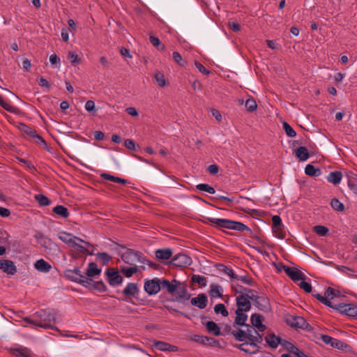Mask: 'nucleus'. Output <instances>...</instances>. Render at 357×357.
I'll return each mask as SVG.
<instances>
[{
  "label": "nucleus",
  "instance_id": "nucleus-1",
  "mask_svg": "<svg viewBox=\"0 0 357 357\" xmlns=\"http://www.w3.org/2000/svg\"><path fill=\"white\" fill-rule=\"evenodd\" d=\"M56 321V312L53 310H43L38 312L35 314V319H32L29 317H25L22 319V326H27V324H31L33 326H38L43 328L54 329L52 323ZM55 329H56L55 328Z\"/></svg>",
  "mask_w": 357,
  "mask_h": 357
},
{
  "label": "nucleus",
  "instance_id": "nucleus-2",
  "mask_svg": "<svg viewBox=\"0 0 357 357\" xmlns=\"http://www.w3.org/2000/svg\"><path fill=\"white\" fill-rule=\"evenodd\" d=\"M207 222L220 228L234 229L240 231H250L249 227L245 225L227 219L208 218Z\"/></svg>",
  "mask_w": 357,
  "mask_h": 357
},
{
  "label": "nucleus",
  "instance_id": "nucleus-3",
  "mask_svg": "<svg viewBox=\"0 0 357 357\" xmlns=\"http://www.w3.org/2000/svg\"><path fill=\"white\" fill-rule=\"evenodd\" d=\"M245 328L248 340L250 341V345L257 348V345L256 343H261L262 342V335L253 326L249 324L246 325Z\"/></svg>",
  "mask_w": 357,
  "mask_h": 357
},
{
  "label": "nucleus",
  "instance_id": "nucleus-4",
  "mask_svg": "<svg viewBox=\"0 0 357 357\" xmlns=\"http://www.w3.org/2000/svg\"><path fill=\"white\" fill-rule=\"evenodd\" d=\"M342 314L350 317H357V305L354 304L340 303L334 305L332 307Z\"/></svg>",
  "mask_w": 357,
  "mask_h": 357
},
{
  "label": "nucleus",
  "instance_id": "nucleus-5",
  "mask_svg": "<svg viewBox=\"0 0 357 357\" xmlns=\"http://www.w3.org/2000/svg\"><path fill=\"white\" fill-rule=\"evenodd\" d=\"M105 273L107 277L108 282L111 286H116L123 282V279L120 275L116 268H109Z\"/></svg>",
  "mask_w": 357,
  "mask_h": 357
},
{
  "label": "nucleus",
  "instance_id": "nucleus-6",
  "mask_svg": "<svg viewBox=\"0 0 357 357\" xmlns=\"http://www.w3.org/2000/svg\"><path fill=\"white\" fill-rule=\"evenodd\" d=\"M161 281L159 278L147 280L144 283V290L149 295L156 294L161 289Z\"/></svg>",
  "mask_w": 357,
  "mask_h": 357
},
{
  "label": "nucleus",
  "instance_id": "nucleus-7",
  "mask_svg": "<svg viewBox=\"0 0 357 357\" xmlns=\"http://www.w3.org/2000/svg\"><path fill=\"white\" fill-rule=\"evenodd\" d=\"M190 257L185 254H178L170 261V264L176 267H184L191 264Z\"/></svg>",
  "mask_w": 357,
  "mask_h": 357
},
{
  "label": "nucleus",
  "instance_id": "nucleus-8",
  "mask_svg": "<svg viewBox=\"0 0 357 357\" xmlns=\"http://www.w3.org/2000/svg\"><path fill=\"white\" fill-rule=\"evenodd\" d=\"M287 323L293 328H307L308 324L302 317L291 316L287 319Z\"/></svg>",
  "mask_w": 357,
  "mask_h": 357
},
{
  "label": "nucleus",
  "instance_id": "nucleus-9",
  "mask_svg": "<svg viewBox=\"0 0 357 357\" xmlns=\"http://www.w3.org/2000/svg\"><path fill=\"white\" fill-rule=\"evenodd\" d=\"M281 266L285 273L294 282L305 279V275L301 271L284 265Z\"/></svg>",
  "mask_w": 357,
  "mask_h": 357
},
{
  "label": "nucleus",
  "instance_id": "nucleus-10",
  "mask_svg": "<svg viewBox=\"0 0 357 357\" xmlns=\"http://www.w3.org/2000/svg\"><path fill=\"white\" fill-rule=\"evenodd\" d=\"M58 238L65 243L66 244L70 245L71 243H73V241H78L81 243H84L86 245H90V243L87 241H84V240L81 239L80 238H78L72 234L68 233L66 231H62L60 232L58 234Z\"/></svg>",
  "mask_w": 357,
  "mask_h": 357
},
{
  "label": "nucleus",
  "instance_id": "nucleus-11",
  "mask_svg": "<svg viewBox=\"0 0 357 357\" xmlns=\"http://www.w3.org/2000/svg\"><path fill=\"white\" fill-rule=\"evenodd\" d=\"M236 310L239 312H248L251 309V303L247 296L241 294L236 296Z\"/></svg>",
  "mask_w": 357,
  "mask_h": 357
},
{
  "label": "nucleus",
  "instance_id": "nucleus-12",
  "mask_svg": "<svg viewBox=\"0 0 357 357\" xmlns=\"http://www.w3.org/2000/svg\"><path fill=\"white\" fill-rule=\"evenodd\" d=\"M19 129L24 133L37 139V143L46 145L45 139L36 133V130L24 123H20Z\"/></svg>",
  "mask_w": 357,
  "mask_h": 357
},
{
  "label": "nucleus",
  "instance_id": "nucleus-13",
  "mask_svg": "<svg viewBox=\"0 0 357 357\" xmlns=\"http://www.w3.org/2000/svg\"><path fill=\"white\" fill-rule=\"evenodd\" d=\"M321 340L326 344L331 346L333 348L343 349L347 347V344L340 340L333 338L327 335H321Z\"/></svg>",
  "mask_w": 357,
  "mask_h": 357
},
{
  "label": "nucleus",
  "instance_id": "nucleus-14",
  "mask_svg": "<svg viewBox=\"0 0 357 357\" xmlns=\"http://www.w3.org/2000/svg\"><path fill=\"white\" fill-rule=\"evenodd\" d=\"M180 282L173 280L172 282H169L167 280L162 279L161 281V289L165 290L170 294H174L179 287Z\"/></svg>",
  "mask_w": 357,
  "mask_h": 357
},
{
  "label": "nucleus",
  "instance_id": "nucleus-15",
  "mask_svg": "<svg viewBox=\"0 0 357 357\" xmlns=\"http://www.w3.org/2000/svg\"><path fill=\"white\" fill-rule=\"evenodd\" d=\"M0 269L9 275H14L17 272V268L13 261L7 259L0 260Z\"/></svg>",
  "mask_w": 357,
  "mask_h": 357
},
{
  "label": "nucleus",
  "instance_id": "nucleus-16",
  "mask_svg": "<svg viewBox=\"0 0 357 357\" xmlns=\"http://www.w3.org/2000/svg\"><path fill=\"white\" fill-rule=\"evenodd\" d=\"M190 303L199 309H204L207 305L208 298L204 294H199L197 297L191 298Z\"/></svg>",
  "mask_w": 357,
  "mask_h": 357
},
{
  "label": "nucleus",
  "instance_id": "nucleus-17",
  "mask_svg": "<svg viewBox=\"0 0 357 357\" xmlns=\"http://www.w3.org/2000/svg\"><path fill=\"white\" fill-rule=\"evenodd\" d=\"M192 340L204 345L216 346L218 344V342L214 338L206 336L196 335L193 336Z\"/></svg>",
  "mask_w": 357,
  "mask_h": 357
},
{
  "label": "nucleus",
  "instance_id": "nucleus-18",
  "mask_svg": "<svg viewBox=\"0 0 357 357\" xmlns=\"http://www.w3.org/2000/svg\"><path fill=\"white\" fill-rule=\"evenodd\" d=\"M254 303L255 306L260 310L267 312L270 310L269 300L265 296L255 298Z\"/></svg>",
  "mask_w": 357,
  "mask_h": 357
},
{
  "label": "nucleus",
  "instance_id": "nucleus-19",
  "mask_svg": "<svg viewBox=\"0 0 357 357\" xmlns=\"http://www.w3.org/2000/svg\"><path fill=\"white\" fill-rule=\"evenodd\" d=\"M175 294L177 295V301H188L190 298V294L188 293L186 286L181 282Z\"/></svg>",
  "mask_w": 357,
  "mask_h": 357
},
{
  "label": "nucleus",
  "instance_id": "nucleus-20",
  "mask_svg": "<svg viewBox=\"0 0 357 357\" xmlns=\"http://www.w3.org/2000/svg\"><path fill=\"white\" fill-rule=\"evenodd\" d=\"M137 252L128 249L121 255V259L126 264L133 265L136 262Z\"/></svg>",
  "mask_w": 357,
  "mask_h": 357
},
{
  "label": "nucleus",
  "instance_id": "nucleus-21",
  "mask_svg": "<svg viewBox=\"0 0 357 357\" xmlns=\"http://www.w3.org/2000/svg\"><path fill=\"white\" fill-rule=\"evenodd\" d=\"M250 321L252 326L255 327L258 331L263 332L266 330V326L262 324L261 316L258 314H253L251 316Z\"/></svg>",
  "mask_w": 357,
  "mask_h": 357
},
{
  "label": "nucleus",
  "instance_id": "nucleus-22",
  "mask_svg": "<svg viewBox=\"0 0 357 357\" xmlns=\"http://www.w3.org/2000/svg\"><path fill=\"white\" fill-rule=\"evenodd\" d=\"M38 243L45 249L50 250H56V245L54 244L49 238L43 236L42 234H39L37 236Z\"/></svg>",
  "mask_w": 357,
  "mask_h": 357
},
{
  "label": "nucleus",
  "instance_id": "nucleus-23",
  "mask_svg": "<svg viewBox=\"0 0 357 357\" xmlns=\"http://www.w3.org/2000/svg\"><path fill=\"white\" fill-rule=\"evenodd\" d=\"M282 340L283 339L277 337L275 334H270L265 337V341L273 349L277 348L279 344L281 345Z\"/></svg>",
  "mask_w": 357,
  "mask_h": 357
},
{
  "label": "nucleus",
  "instance_id": "nucleus-24",
  "mask_svg": "<svg viewBox=\"0 0 357 357\" xmlns=\"http://www.w3.org/2000/svg\"><path fill=\"white\" fill-rule=\"evenodd\" d=\"M246 312H239L238 310H236V317L234 320V324L238 326H246L245 321L248 319V315L245 314Z\"/></svg>",
  "mask_w": 357,
  "mask_h": 357
},
{
  "label": "nucleus",
  "instance_id": "nucleus-25",
  "mask_svg": "<svg viewBox=\"0 0 357 357\" xmlns=\"http://www.w3.org/2000/svg\"><path fill=\"white\" fill-rule=\"evenodd\" d=\"M172 256V251L169 248L159 249L155 251L156 258L162 260H166L171 258Z\"/></svg>",
  "mask_w": 357,
  "mask_h": 357
},
{
  "label": "nucleus",
  "instance_id": "nucleus-26",
  "mask_svg": "<svg viewBox=\"0 0 357 357\" xmlns=\"http://www.w3.org/2000/svg\"><path fill=\"white\" fill-rule=\"evenodd\" d=\"M12 353L17 357H31V351L26 347L12 349Z\"/></svg>",
  "mask_w": 357,
  "mask_h": 357
},
{
  "label": "nucleus",
  "instance_id": "nucleus-27",
  "mask_svg": "<svg viewBox=\"0 0 357 357\" xmlns=\"http://www.w3.org/2000/svg\"><path fill=\"white\" fill-rule=\"evenodd\" d=\"M296 156L301 161H305L310 157L307 149L304 146H300L294 150Z\"/></svg>",
  "mask_w": 357,
  "mask_h": 357
},
{
  "label": "nucleus",
  "instance_id": "nucleus-28",
  "mask_svg": "<svg viewBox=\"0 0 357 357\" xmlns=\"http://www.w3.org/2000/svg\"><path fill=\"white\" fill-rule=\"evenodd\" d=\"M34 266L38 271L44 273L49 272L51 269V265L42 259L36 261Z\"/></svg>",
  "mask_w": 357,
  "mask_h": 357
},
{
  "label": "nucleus",
  "instance_id": "nucleus-29",
  "mask_svg": "<svg viewBox=\"0 0 357 357\" xmlns=\"http://www.w3.org/2000/svg\"><path fill=\"white\" fill-rule=\"evenodd\" d=\"M101 273V269L98 268L96 264L93 262H91L89 264L88 268L86 270V276L92 278L96 275H100Z\"/></svg>",
  "mask_w": 357,
  "mask_h": 357
},
{
  "label": "nucleus",
  "instance_id": "nucleus-30",
  "mask_svg": "<svg viewBox=\"0 0 357 357\" xmlns=\"http://www.w3.org/2000/svg\"><path fill=\"white\" fill-rule=\"evenodd\" d=\"M207 331L214 335L218 336L221 334L219 326L213 321H208L206 323Z\"/></svg>",
  "mask_w": 357,
  "mask_h": 357
},
{
  "label": "nucleus",
  "instance_id": "nucleus-31",
  "mask_svg": "<svg viewBox=\"0 0 357 357\" xmlns=\"http://www.w3.org/2000/svg\"><path fill=\"white\" fill-rule=\"evenodd\" d=\"M154 347L155 349L160 350V351H174L176 347L171 345L168 343L158 341L154 343Z\"/></svg>",
  "mask_w": 357,
  "mask_h": 357
},
{
  "label": "nucleus",
  "instance_id": "nucleus-32",
  "mask_svg": "<svg viewBox=\"0 0 357 357\" xmlns=\"http://www.w3.org/2000/svg\"><path fill=\"white\" fill-rule=\"evenodd\" d=\"M138 291L137 285L135 283H128L123 289V294L126 296H135Z\"/></svg>",
  "mask_w": 357,
  "mask_h": 357
},
{
  "label": "nucleus",
  "instance_id": "nucleus-33",
  "mask_svg": "<svg viewBox=\"0 0 357 357\" xmlns=\"http://www.w3.org/2000/svg\"><path fill=\"white\" fill-rule=\"evenodd\" d=\"M342 174L340 172H331L327 178L330 183L333 184H338L342 180Z\"/></svg>",
  "mask_w": 357,
  "mask_h": 357
},
{
  "label": "nucleus",
  "instance_id": "nucleus-34",
  "mask_svg": "<svg viewBox=\"0 0 357 357\" xmlns=\"http://www.w3.org/2000/svg\"><path fill=\"white\" fill-rule=\"evenodd\" d=\"M223 289L221 286L218 284H211L209 291L210 296L212 297H222Z\"/></svg>",
  "mask_w": 357,
  "mask_h": 357
},
{
  "label": "nucleus",
  "instance_id": "nucleus-35",
  "mask_svg": "<svg viewBox=\"0 0 357 357\" xmlns=\"http://www.w3.org/2000/svg\"><path fill=\"white\" fill-rule=\"evenodd\" d=\"M53 212L63 218H68L69 216L68 208L61 205L55 206L53 208Z\"/></svg>",
  "mask_w": 357,
  "mask_h": 357
},
{
  "label": "nucleus",
  "instance_id": "nucleus-36",
  "mask_svg": "<svg viewBox=\"0 0 357 357\" xmlns=\"http://www.w3.org/2000/svg\"><path fill=\"white\" fill-rule=\"evenodd\" d=\"M305 173L310 176H318L321 174V170L308 164L305 168Z\"/></svg>",
  "mask_w": 357,
  "mask_h": 357
},
{
  "label": "nucleus",
  "instance_id": "nucleus-37",
  "mask_svg": "<svg viewBox=\"0 0 357 357\" xmlns=\"http://www.w3.org/2000/svg\"><path fill=\"white\" fill-rule=\"evenodd\" d=\"M281 346L287 351L291 354H296L297 351H298V349L294 346L292 343L283 340L281 342Z\"/></svg>",
  "mask_w": 357,
  "mask_h": 357
},
{
  "label": "nucleus",
  "instance_id": "nucleus-38",
  "mask_svg": "<svg viewBox=\"0 0 357 357\" xmlns=\"http://www.w3.org/2000/svg\"><path fill=\"white\" fill-rule=\"evenodd\" d=\"M121 271L126 277L130 278L138 271V268L135 265L131 267L121 266Z\"/></svg>",
  "mask_w": 357,
  "mask_h": 357
},
{
  "label": "nucleus",
  "instance_id": "nucleus-39",
  "mask_svg": "<svg viewBox=\"0 0 357 357\" xmlns=\"http://www.w3.org/2000/svg\"><path fill=\"white\" fill-rule=\"evenodd\" d=\"M231 334L236 340L241 342L245 341L248 339L245 330H234L231 331Z\"/></svg>",
  "mask_w": 357,
  "mask_h": 357
},
{
  "label": "nucleus",
  "instance_id": "nucleus-40",
  "mask_svg": "<svg viewBox=\"0 0 357 357\" xmlns=\"http://www.w3.org/2000/svg\"><path fill=\"white\" fill-rule=\"evenodd\" d=\"M79 284L87 288H93L94 281L88 276H79Z\"/></svg>",
  "mask_w": 357,
  "mask_h": 357
},
{
  "label": "nucleus",
  "instance_id": "nucleus-41",
  "mask_svg": "<svg viewBox=\"0 0 357 357\" xmlns=\"http://www.w3.org/2000/svg\"><path fill=\"white\" fill-rule=\"evenodd\" d=\"M78 241H73V243L69 245L73 248L75 250H77L79 252L86 255H91L89 250L83 245H80Z\"/></svg>",
  "mask_w": 357,
  "mask_h": 357
},
{
  "label": "nucleus",
  "instance_id": "nucleus-42",
  "mask_svg": "<svg viewBox=\"0 0 357 357\" xmlns=\"http://www.w3.org/2000/svg\"><path fill=\"white\" fill-rule=\"evenodd\" d=\"M78 241H73V243L69 245L73 248L75 250H77L79 252L86 255H91L89 250L83 245H80Z\"/></svg>",
  "mask_w": 357,
  "mask_h": 357
},
{
  "label": "nucleus",
  "instance_id": "nucleus-43",
  "mask_svg": "<svg viewBox=\"0 0 357 357\" xmlns=\"http://www.w3.org/2000/svg\"><path fill=\"white\" fill-rule=\"evenodd\" d=\"M192 280L193 282L199 284V285L201 287H206L207 284L206 278L202 275H193L192 277Z\"/></svg>",
  "mask_w": 357,
  "mask_h": 357
},
{
  "label": "nucleus",
  "instance_id": "nucleus-44",
  "mask_svg": "<svg viewBox=\"0 0 357 357\" xmlns=\"http://www.w3.org/2000/svg\"><path fill=\"white\" fill-rule=\"evenodd\" d=\"M35 199L39 203L40 206H48L50 204V199L45 195L38 194L34 196Z\"/></svg>",
  "mask_w": 357,
  "mask_h": 357
},
{
  "label": "nucleus",
  "instance_id": "nucleus-45",
  "mask_svg": "<svg viewBox=\"0 0 357 357\" xmlns=\"http://www.w3.org/2000/svg\"><path fill=\"white\" fill-rule=\"evenodd\" d=\"M196 188L200 191L206 192L210 194H214L215 192V190L213 187L206 183L198 184Z\"/></svg>",
  "mask_w": 357,
  "mask_h": 357
},
{
  "label": "nucleus",
  "instance_id": "nucleus-46",
  "mask_svg": "<svg viewBox=\"0 0 357 357\" xmlns=\"http://www.w3.org/2000/svg\"><path fill=\"white\" fill-rule=\"evenodd\" d=\"M214 311L216 314H221L224 317H227L229 313L224 304L219 303L215 305Z\"/></svg>",
  "mask_w": 357,
  "mask_h": 357
},
{
  "label": "nucleus",
  "instance_id": "nucleus-47",
  "mask_svg": "<svg viewBox=\"0 0 357 357\" xmlns=\"http://www.w3.org/2000/svg\"><path fill=\"white\" fill-rule=\"evenodd\" d=\"M97 258L101 261L102 265H107L112 257L106 252H99L97 254Z\"/></svg>",
  "mask_w": 357,
  "mask_h": 357
},
{
  "label": "nucleus",
  "instance_id": "nucleus-48",
  "mask_svg": "<svg viewBox=\"0 0 357 357\" xmlns=\"http://www.w3.org/2000/svg\"><path fill=\"white\" fill-rule=\"evenodd\" d=\"M0 105L5 109L6 111L15 113L16 108L10 104L4 101L1 96L0 95Z\"/></svg>",
  "mask_w": 357,
  "mask_h": 357
},
{
  "label": "nucleus",
  "instance_id": "nucleus-49",
  "mask_svg": "<svg viewBox=\"0 0 357 357\" xmlns=\"http://www.w3.org/2000/svg\"><path fill=\"white\" fill-rule=\"evenodd\" d=\"M282 126H283V129L284 130V131L288 137H294L296 136V132L291 127V126L289 123H287V122H284Z\"/></svg>",
  "mask_w": 357,
  "mask_h": 357
},
{
  "label": "nucleus",
  "instance_id": "nucleus-50",
  "mask_svg": "<svg viewBox=\"0 0 357 357\" xmlns=\"http://www.w3.org/2000/svg\"><path fill=\"white\" fill-rule=\"evenodd\" d=\"M93 289L100 292H105L107 290V287L102 280L94 281V283H93Z\"/></svg>",
  "mask_w": 357,
  "mask_h": 357
},
{
  "label": "nucleus",
  "instance_id": "nucleus-51",
  "mask_svg": "<svg viewBox=\"0 0 357 357\" xmlns=\"http://www.w3.org/2000/svg\"><path fill=\"white\" fill-rule=\"evenodd\" d=\"M331 207L337 211H342L344 210V205L338 199H333L331 202Z\"/></svg>",
  "mask_w": 357,
  "mask_h": 357
},
{
  "label": "nucleus",
  "instance_id": "nucleus-52",
  "mask_svg": "<svg viewBox=\"0 0 357 357\" xmlns=\"http://www.w3.org/2000/svg\"><path fill=\"white\" fill-rule=\"evenodd\" d=\"M314 231L321 236L326 235L328 232V229L322 225H317L314 227Z\"/></svg>",
  "mask_w": 357,
  "mask_h": 357
},
{
  "label": "nucleus",
  "instance_id": "nucleus-53",
  "mask_svg": "<svg viewBox=\"0 0 357 357\" xmlns=\"http://www.w3.org/2000/svg\"><path fill=\"white\" fill-rule=\"evenodd\" d=\"M313 296L318 300L321 303L324 304L325 305L328 306V307H333V305L332 304V303L328 301L326 296H321V294H313Z\"/></svg>",
  "mask_w": 357,
  "mask_h": 357
},
{
  "label": "nucleus",
  "instance_id": "nucleus-54",
  "mask_svg": "<svg viewBox=\"0 0 357 357\" xmlns=\"http://www.w3.org/2000/svg\"><path fill=\"white\" fill-rule=\"evenodd\" d=\"M154 77L160 86H165L166 85L165 78L162 73L157 72L155 73Z\"/></svg>",
  "mask_w": 357,
  "mask_h": 357
},
{
  "label": "nucleus",
  "instance_id": "nucleus-55",
  "mask_svg": "<svg viewBox=\"0 0 357 357\" xmlns=\"http://www.w3.org/2000/svg\"><path fill=\"white\" fill-rule=\"evenodd\" d=\"M149 39H150L151 43L154 47H158V50H163L165 49V46L163 45H161L160 40H159L158 38L153 36H151Z\"/></svg>",
  "mask_w": 357,
  "mask_h": 357
},
{
  "label": "nucleus",
  "instance_id": "nucleus-56",
  "mask_svg": "<svg viewBox=\"0 0 357 357\" xmlns=\"http://www.w3.org/2000/svg\"><path fill=\"white\" fill-rule=\"evenodd\" d=\"M257 103L254 99H248L245 102V107L248 111L253 112L257 109Z\"/></svg>",
  "mask_w": 357,
  "mask_h": 357
},
{
  "label": "nucleus",
  "instance_id": "nucleus-57",
  "mask_svg": "<svg viewBox=\"0 0 357 357\" xmlns=\"http://www.w3.org/2000/svg\"><path fill=\"white\" fill-rule=\"evenodd\" d=\"M273 233L279 238H284V234L282 226H273L272 227Z\"/></svg>",
  "mask_w": 357,
  "mask_h": 357
},
{
  "label": "nucleus",
  "instance_id": "nucleus-58",
  "mask_svg": "<svg viewBox=\"0 0 357 357\" xmlns=\"http://www.w3.org/2000/svg\"><path fill=\"white\" fill-rule=\"evenodd\" d=\"M245 291H246V293L242 294L241 295L247 296V298H248V300L250 301L251 300V301H252L254 302L255 301V298L258 297V296H257L255 294V291L253 290V289H245Z\"/></svg>",
  "mask_w": 357,
  "mask_h": 357
},
{
  "label": "nucleus",
  "instance_id": "nucleus-59",
  "mask_svg": "<svg viewBox=\"0 0 357 357\" xmlns=\"http://www.w3.org/2000/svg\"><path fill=\"white\" fill-rule=\"evenodd\" d=\"M339 295V291L337 290H335L333 288L328 287L327 289L325 291V296L326 297H336Z\"/></svg>",
  "mask_w": 357,
  "mask_h": 357
},
{
  "label": "nucleus",
  "instance_id": "nucleus-60",
  "mask_svg": "<svg viewBox=\"0 0 357 357\" xmlns=\"http://www.w3.org/2000/svg\"><path fill=\"white\" fill-rule=\"evenodd\" d=\"M302 281L298 284L299 287L305 291L310 293L312 291V286L310 283L301 280Z\"/></svg>",
  "mask_w": 357,
  "mask_h": 357
},
{
  "label": "nucleus",
  "instance_id": "nucleus-61",
  "mask_svg": "<svg viewBox=\"0 0 357 357\" xmlns=\"http://www.w3.org/2000/svg\"><path fill=\"white\" fill-rule=\"evenodd\" d=\"M68 58L70 59V62L73 65L79 63L80 60L78 55L72 52L68 53Z\"/></svg>",
  "mask_w": 357,
  "mask_h": 357
},
{
  "label": "nucleus",
  "instance_id": "nucleus-62",
  "mask_svg": "<svg viewBox=\"0 0 357 357\" xmlns=\"http://www.w3.org/2000/svg\"><path fill=\"white\" fill-rule=\"evenodd\" d=\"M172 56H173V59L176 63H177L178 64H179L181 66H185V62L182 63V61H183L182 56L178 52H174L172 54Z\"/></svg>",
  "mask_w": 357,
  "mask_h": 357
},
{
  "label": "nucleus",
  "instance_id": "nucleus-63",
  "mask_svg": "<svg viewBox=\"0 0 357 357\" xmlns=\"http://www.w3.org/2000/svg\"><path fill=\"white\" fill-rule=\"evenodd\" d=\"M85 109L86 111L89 112H95L96 107H95V102L93 100H88L86 101L85 104Z\"/></svg>",
  "mask_w": 357,
  "mask_h": 357
},
{
  "label": "nucleus",
  "instance_id": "nucleus-64",
  "mask_svg": "<svg viewBox=\"0 0 357 357\" xmlns=\"http://www.w3.org/2000/svg\"><path fill=\"white\" fill-rule=\"evenodd\" d=\"M124 145L129 150H132L133 151V150H135V149H136V146H135V142L132 139H126L125 142H124Z\"/></svg>",
  "mask_w": 357,
  "mask_h": 357
}]
</instances>
